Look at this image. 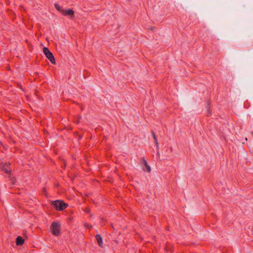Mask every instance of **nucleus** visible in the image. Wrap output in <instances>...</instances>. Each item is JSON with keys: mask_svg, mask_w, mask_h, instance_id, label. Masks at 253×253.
I'll return each instance as SVG.
<instances>
[{"mask_svg": "<svg viewBox=\"0 0 253 253\" xmlns=\"http://www.w3.org/2000/svg\"><path fill=\"white\" fill-rule=\"evenodd\" d=\"M54 6L58 11H60L62 13V11H63L64 10L62 8V7L59 6L57 3H55Z\"/></svg>", "mask_w": 253, "mask_h": 253, "instance_id": "obj_9", "label": "nucleus"}, {"mask_svg": "<svg viewBox=\"0 0 253 253\" xmlns=\"http://www.w3.org/2000/svg\"><path fill=\"white\" fill-rule=\"evenodd\" d=\"M62 14L64 16H73L74 12L72 9H69L67 10H63V11H62Z\"/></svg>", "mask_w": 253, "mask_h": 253, "instance_id": "obj_4", "label": "nucleus"}, {"mask_svg": "<svg viewBox=\"0 0 253 253\" xmlns=\"http://www.w3.org/2000/svg\"><path fill=\"white\" fill-rule=\"evenodd\" d=\"M43 51L46 57L51 62L52 64H55V60L53 54L49 51L48 48L44 47Z\"/></svg>", "mask_w": 253, "mask_h": 253, "instance_id": "obj_2", "label": "nucleus"}, {"mask_svg": "<svg viewBox=\"0 0 253 253\" xmlns=\"http://www.w3.org/2000/svg\"><path fill=\"white\" fill-rule=\"evenodd\" d=\"M3 170L5 173H9L11 171V169L9 167V165L6 164V165L3 167Z\"/></svg>", "mask_w": 253, "mask_h": 253, "instance_id": "obj_7", "label": "nucleus"}, {"mask_svg": "<svg viewBox=\"0 0 253 253\" xmlns=\"http://www.w3.org/2000/svg\"><path fill=\"white\" fill-rule=\"evenodd\" d=\"M95 238H96V240L97 242L98 245L100 247H102V245H103L102 238L101 236H100V235L97 234L95 236Z\"/></svg>", "mask_w": 253, "mask_h": 253, "instance_id": "obj_5", "label": "nucleus"}, {"mask_svg": "<svg viewBox=\"0 0 253 253\" xmlns=\"http://www.w3.org/2000/svg\"><path fill=\"white\" fill-rule=\"evenodd\" d=\"M52 205L54 208L58 211H63L68 206L67 204L65 203L62 201L57 200L52 202Z\"/></svg>", "mask_w": 253, "mask_h": 253, "instance_id": "obj_1", "label": "nucleus"}, {"mask_svg": "<svg viewBox=\"0 0 253 253\" xmlns=\"http://www.w3.org/2000/svg\"><path fill=\"white\" fill-rule=\"evenodd\" d=\"M142 160H143V163L144 165H145V166L146 165H148V163L145 159L143 158Z\"/></svg>", "mask_w": 253, "mask_h": 253, "instance_id": "obj_11", "label": "nucleus"}, {"mask_svg": "<svg viewBox=\"0 0 253 253\" xmlns=\"http://www.w3.org/2000/svg\"><path fill=\"white\" fill-rule=\"evenodd\" d=\"M24 240L21 236H18L17 237L16 241L17 245L21 246L24 244Z\"/></svg>", "mask_w": 253, "mask_h": 253, "instance_id": "obj_6", "label": "nucleus"}, {"mask_svg": "<svg viewBox=\"0 0 253 253\" xmlns=\"http://www.w3.org/2000/svg\"><path fill=\"white\" fill-rule=\"evenodd\" d=\"M145 167L146 168L147 171L148 172H150L151 171V168H150V167L148 165V164L146 165Z\"/></svg>", "mask_w": 253, "mask_h": 253, "instance_id": "obj_10", "label": "nucleus"}, {"mask_svg": "<svg viewBox=\"0 0 253 253\" xmlns=\"http://www.w3.org/2000/svg\"><path fill=\"white\" fill-rule=\"evenodd\" d=\"M51 230L52 234L55 236H58L60 234V225L58 222H54L51 225Z\"/></svg>", "mask_w": 253, "mask_h": 253, "instance_id": "obj_3", "label": "nucleus"}, {"mask_svg": "<svg viewBox=\"0 0 253 253\" xmlns=\"http://www.w3.org/2000/svg\"><path fill=\"white\" fill-rule=\"evenodd\" d=\"M152 134L153 138L154 139L155 143L156 144V145L157 146V148L159 149V143H158V140L156 137V134L154 131H152Z\"/></svg>", "mask_w": 253, "mask_h": 253, "instance_id": "obj_8", "label": "nucleus"}]
</instances>
